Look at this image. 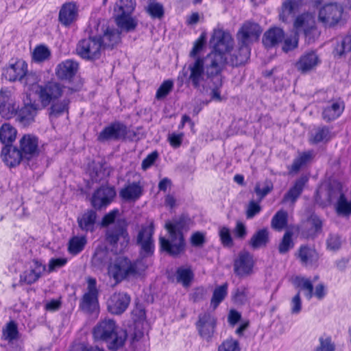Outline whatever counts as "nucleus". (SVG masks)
<instances>
[{
  "label": "nucleus",
  "instance_id": "54",
  "mask_svg": "<svg viewBox=\"0 0 351 351\" xmlns=\"http://www.w3.org/2000/svg\"><path fill=\"white\" fill-rule=\"evenodd\" d=\"M89 176L94 182H99L105 177V170L100 163H93L88 168Z\"/></svg>",
  "mask_w": 351,
  "mask_h": 351
},
{
  "label": "nucleus",
  "instance_id": "19",
  "mask_svg": "<svg viewBox=\"0 0 351 351\" xmlns=\"http://www.w3.org/2000/svg\"><path fill=\"white\" fill-rule=\"evenodd\" d=\"M27 70V64L22 60H18L13 64H10L3 69V75L5 78L10 82L22 81Z\"/></svg>",
  "mask_w": 351,
  "mask_h": 351
},
{
  "label": "nucleus",
  "instance_id": "22",
  "mask_svg": "<svg viewBox=\"0 0 351 351\" xmlns=\"http://www.w3.org/2000/svg\"><path fill=\"white\" fill-rule=\"evenodd\" d=\"M78 17V8L74 2L64 3L59 12L58 20L64 27L70 26Z\"/></svg>",
  "mask_w": 351,
  "mask_h": 351
},
{
  "label": "nucleus",
  "instance_id": "55",
  "mask_svg": "<svg viewBox=\"0 0 351 351\" xmlns=\"http://www.w3.org/2000/svg\"><path fill=\"white\" fill-rule=\"evenodd\" d=\"M145 10L152 19H160L165 14L163 5L158 2L153 1L149 3L145 8Z\"/></svg>",
  "mask_w": 351,
  "mask_h": 351
},
{
  "label": "nucleus",
  "instance_id": "57",
  "mask_svg": "<svg viewBox=\"0 0 351 351\" xmlns=\"http://www.w3.org/2000/svg\"><path fill=\"white\" fill-rule=\"evenodd\" d=\"M50 51L47 47L40 45L34 49L32 58L35 62H41L47 60L50 57Z\"/></svg>",
  "mask_w": 351,
  "mask_h": 351
},
{
  "label": "nucleus",
  "instance_id": "44",
  "mask_svg": "<svg viewBox=\"0 0 351 351\" xmlns=\"http://www.w3.org/2000/svg\"><path fill=\"white\" fill-rule=\"evenodd\" d=\"M344 195L343 186L340 182L333 180L329 183L327 190V196L328 200L330 202H333L335 201L337 202L338 199L341 198V196Z\"/></svg>",
  "mask_w": 351,
  "mask_h": 351
},
{
  "label": "nucleus",
  "instance_id": "48",
  "mask_svg": "<svg viewBox=\"0 0 351 351\" xmlns=\"http://www.w3.org/2000/svg\"><path fill=\"white\" fill-rule=\"evenodd\" d=\"M3 339L9 343H12L19 339V332L16 324L14 321H10L6 324L5 328L3 329Z\"/></svg>",
  "mask_w": 351,
  "mask_h": 351
},
{
  "label": "nucleus",
  "instance_id": "47",
  "mask_svg": "<svg viewBox=\"0 0 351 351\" xmlns=\"http://www.w3.org/2000/svg\"><path fill=\"white\" fill-rule=\"evenodd\" d=\"M293 284L296 287L305 291L304 295L307 300H310L313 298V285L308 278L297 276L293 280Z\"/></svg>",
  "mask_w": 351,
  "mask_h": 351
},
{
  "label": "nucleus",
  "instance_id": "60",
  "mask_svg": "<svg viewBox=\"0 0 351 351\" xmlns=\"http://www.w3.org/2000/svg\"><path fill=\"white\" fill-rule=\"evenodd\" d=\"M273 189V184L269 180L259 182L255 187V192L261 199L267 195Z\"/></svg>",
  "mask_w": 351,
  "mask_h": 351
},
{
  "label": "nucleus",
  "instance_id": "41",
  "mask_svg": "<svg viewBox=\"0 0 351 351\" xmlns=\"http://www.w3.org/2000/svg\"><path fill=\"white\" fill-rule=\"evenodd\" d=\"M115 22L117 26L127 32L135 29L137 21L131 15H115Z\"/></svg>",
  "mask_w": 351,
  "mask_h": 351
},
{
  "label": "nucleus",
  "instance_id": "6",
  "mask_svg": "<svg viewBox=\"0 0 351 351\" xmlns=\"http://www.w3.org/2000/svg\"><path fill=\"white\" fill-rule=\"evenodd\" d=\"M101 49V38L97 36H90L78 42L76 52L84 60H93L99 58Z\"/></svg>",
  "mask_w": 351,
  "mask_h": 351
},
{
  "label": "nucleus",
  "instance_id": "7",
  "mask_svg": "<svg viewBox=\"0 0 351 351\" xmlns=\"http://www.w3.org/2000/svg\"><path fill=\"white\" fill-rule=\"evenodd\" d=\"M212 51L226 56L234 47V40L228 32L215 29L210 40Z\"/></svg>",
  "mask_w": 351,
  "mask_h": 351
},
{
  "label": "nucleus",
  "instance_id": "16",
  "mask_svg": "<svg viewBox=\"0 0 351 351\" xmlns=\"http://www.w3.org/2000/svg\"><path fill=\"white\" fill-rule=\"evenodd\" d=\"M154 223L151 222L148 226H143L137 235V244L141 246L142 252L147 255L154 252Z\"/></svg>",
  "mask_w": 351,
  "mask_h": 351
},
{
  "label": "nucleus",
  "instance_id": "31",
  "mask_svg": "<svg viewBox=\"0 0 351 351\" xmlns=\"http://www.w3.org/2000/svg\"><path fill=\"white\" fill-rule=\"evenodd\" d=\"M319 63V60L314 51L302 55L296 63V67L302 73H306L313 69Z\"/></svg>",
  "mask_w": 351,
  "mask_h": 351
},
{
  "label": "nucleus",
  "instance_id": "59",
  "mask_svg": "<svg viewBox=\"0 0 351 351\" xmlns=\"http://www.w3.org/2000/svg\"><path fill=\"white\" fill-rule=\"evenodd\" d=\"M173 86V82L172 80H167L164 81L156 91V98L157 99L165 98L171 92Z\"/></svg>",
  "mask_w": 351,
  "mask_h": 351
},
{
  "label": "nucleus",
  "instance_id": "32",
  "mask_svg": "<svg viewBox=\"0 0 351 351\" xmlns=\"http://www.w3.org/2000/svg\"><path fill=\"white\" fill-rule=\"evenodd\" d=\"M307 176H302L298 179L293 186L289 189L287 193L284 195L282 202H291L294 204L297 199L300 196L303 191L304 185L308 182Z\"/></svg>",
  "mask_w": 351,
  "mask_h": 351
},
{
  "label": "nucleus",
  "instance_id": "1",
  "mask_svg": "<svg viewBox=\"0 0 351 351\" xmlns=\"http://www.w3.org/2000/svg\"><path fill=\"white\" fill-rule=\"evenodd\" d=\"M226 56L211 51L206 56L197 58L195 61L189 62L187 71L184 67L182 73L184 77H187L189 83L195 88H199L201 82L204 80V75L208 78L219 75L226 64Z\"/></svg>",
  "mask_w": 351,
  "mask_h": 351
},
{
  "label": "nucleus",
  "instance_id": "27",
  "mask_svg": "<svg viewBox=\"0 0 351 351\" xmlns=\"http://www.w3.org/2000/svg\"><path fill=\"white\" fill-rule=\"evenodd\" d=\"M38 110L39 106L36 102L25 103L23 107L18 110L16 114L17 115V119L24 125H29L34 121Z\"/></svg>",
  "mask_w": 351,
  "mask_h": 351
},
{
  "label": "nucleus",
  "instance_id": "35",
  "mask_svg": "<svg viewBox=\"0 0 351 351\" xmlns=\"http://www.w3.org/2000/svg\"><path fill=\"white\" fill-rule=\"evenodd\" d=\"M306 0H287L282 5L280 13V19L283 22H287L288 18L292 15L294 11Z\"/></svg>",
  "mask_w": 351,
  "mask_h": 351
},
{
  "label": "nucleus",
  "instance_id": "53",
  "mask_svg": "<svg viewBox=\"0 0 351 351\" xmlns=\"http://www.w3.org/2000/svg\"><path fill=\"white\" fill-rule=\"evenodd\" d=\"M287 211L283 210L278 211L271 219V227L276 230H282L287 224Z\"/></svg>",
  "mask_w": 351,
  "mask_h": 351
},
{
  "label": "nucleus",
  "instance_id": "18",
  "mask_svg": "<svg viewBox=\"0 0 351 351\" xmlns=\"http://www.w3.org/2000/svg\"><path fill=\"white\" fill-rule=\"evenodd\" d=\"M46 269L45 265L37 260H34L28 268L20 275V282L32 285L36 282Z\"/></svg>",
  "mask_w": 351,
  "mask_h": 351
},
{
  "label": "nucleus",
  "instance_id": "10",
  "mask_svg": "<svg viewBox=\"0 0 351 351\" xmlns=\"http://www.w3.org/2000/svg\"><path fill=\"white\" fill-rule=\"evenodd\" d=\"M38 88L36 92L43 108L60 97L63 92L62 86L54 82H48L44 86H38Z\"/></svg>",
  "mask_w": 351,
  "mask_h": 351
},
{
  "label": "nucleus",
  "instance_id": "62",
  "mask_svg": "<svg viewBox=\"0 0 351 351\" xmlns=\"http://www.w3.org/2000/svg\"><path fill=\"white\" fill-rule=\"evenodd\" d=\"M217 351H240L239 342L232 338L228 339L219 346Z\"/></svg>",
  "mask_w": 351,
  "mask_h": 351
},
{
  "label": "nucleus",
  "instance_id": "50",
  "mask_svg": "<svg viewBox=\"0 0 351 351\" xmlns=\"http://www.w3.org/2000/svg\"><path fill=\"white\" fill-rule=\"evenodd\" d=\"M206 44V36L205 33H202L199 37L193 43L192 49L189 53V57L195 61L197 58H203L199 54L203 51Z\"/></svg>",
  "mask_w": 351,
  "mask_h": 351
},
{
  "label": "nucleus",
  "instance_id": "30",
  "mask_svg": "<svg viewBox=\"0 0 351 351\" xmlns=\"http://www.w3.org/2000/svg\"><path fill=\"white\" fill-rule=\"evenodd\" d=\"M261 28L258 24L250 21L245 22L243 25V45H248L258 40Z\"/></svg>",
  "mask_w": 351,
  "mask_h": 351
},
{
  "label": "nucleus",
  "instance_id": "34",
  "mask_svg": "<svg viewBox=\"0 0 351 351\" xmlns=\"http://www.w3.org/2000/svg\"><path fill=\"white\" fill-rule=\"evenodd\" d=\"M331 138L332 134L330 128L327 126H319L311 131L309 141L311 144H318L326 143Z\"/></svg>",
  "mask_w": 351,
  "mask_h": 351
},
{
  "label": "nucleus",
  "instance_id": "9",
  "mask_svg": "<svg viewBox=\"0 0 351 351\" xmlns=\"http://www.w3.org/2000/svg\"><path fill=\"white\" fill-rule=\"evenodd\" d=\"M87 291L83 295L80 301V308L86 313L95 311L98 306L99 291L97 288V281L94 278H87Z\"/></svg>",
  "mask_w": 351,
  "mask_h": 351
},
{
  "label": "nucleus",
  "instance_id": "43",
  "mask_svg": "<svg viewBox=\"0 0 351 351\" xmlns=\"http://www.w3.org/2000/svg\"><path fill=\"white\" fill-rule=\"evenodd\" d=\"M351 51V34L342 38L337 42L333 50L335 57L341 58Z\"/></svg>",
  "mask_w": 351,
  "mask_h": 351
},
{
  "label": "nucleus",
  "instance_id": "13",
  "mask_svg": "<svg viewBox=\"0 0 351 351\" xmlns=\"http://www.w3.org/2000/svg\"><path fill=\"white\" fill-rule=\"evenodd\" d=\"M116 195L115 190L110 186H101L93 194L90 202L96 210H101L108 206Z\"/></svg>",
  "mask_w": 351,
  "mask_h": 351
},
{
  "label": "nucleus",
  "instance_id": "21",
  "mask_svg": "<svg viewBox=\"0 0 351 351\" xmlns=\"http://www.w3.org/2000/svg\"><path fill=\"white\" fill-rule=\"evenodd\" d=\"M295 33H303L306 37L310 36L315 29V22L312 14L306 13L299 15L294 21Z\"/></svg>",
  "mask_w": 351,
  "mask_h": 351
},
{
  "label": "nucleus",
  "instance_id": "61",
  "mask_svg": "<svg viewBox=\"0 0 351 351\" xmlns=\"http://www.w3.org/2000/svg\"><path fill=\"white\" fill-rule=\"evenodd\" d=\"M254 265L252 256L247 252H243V276L252 273Z\"/></svg>",
  "mask_w": 351,
  "mask_h": 351
},
{
  "label": "nucleus",
  "instance_id": "4",
  "mask_svg": "<svg viewBox=\"0 0 351 351\" xmlns=\"http://www.w3.org/2000/svg\"><path fill=\"white\" fill-rule=\"evenodd\" d=\"M93 337L95 341L107 343L110 350H117L125 344L128 335L125 330L121 328L112 319L100 320L93 328Z\"/></svg>",
  "mask_w": 351,
  "mask_h": 351
},
{
  "label": "nucleus",
  "instance_id": "15",
  "mask_svg": "<svg viewBox=\"0 0 351 351\" xmlns=\"http://www.w3.org/2000/svg\"><path fill=\"white\" fill-rule=\"evenodd\" d=\"M130 303V296L124 292H115L106 302L108 311L114 315H121L126 311Z\"/></svg>",
  "mask_w": 351,
  "mask_h": 351
},
{
  "label": "nucleus",
  "instance_id": "23",
  "mask_svg": "<svg viewBox=\"0 0 351 351\" xmlns=\"http://www.w3.org/2000/svg\"><path fill=\"white\" fill-rule=\"evenodd\" d=\"M322 220L317 215H311L301 228L300 234L306 239H313L322 232Z\"/></svg>",
  "mask_w": 351,
  "mask_h": 351
},
{
  "label": "nucleus",
  "instance_id": "17",
  "mask_svg": "<svg viewBox=\"0 0 351 351\" xmlns=\"http://www.w3.org/2000/svg\"><path fill=\"white\" fill-rule=\"evenodd\" d=\"M1 158L5 165L10 167H15L23 161L25 162L20 149L16 146L7 145L1 151Z\"/></svg>",
  "mask_w": 351,
  "mask_h": 351
},
{
  "label": "nucleus",
  "instance_id": "12",
  "mask_svg": "<svg viewBox=\"0 0 351 351\" xmlns=\"http://www.w3.org/2000/svg\"><path fill=\"white\" fill-rule=\"evenodd\" d=\"M128 133L127 127L125 124L114 121L105 127L97 136L100 142L108 141H119L125 138Z\"/></svg>",
  "mask_w": 351,
  "mask_h": 351
},
{
  "label": "nucleus",
  "instance_id": "29",
  "mask_svg": "<svg viewBox=\"0 0 351 351\" xmlns=\"http://www.w3.org/2000/svg\"><path fill=\"white\" fill-rule=\"evenodd\" d=\"M143 187L140 182L128 183L119 192L122 199L126 201H136L143 195Z\"/></svg>",
  "mask_w": 351,
  "mask_h": 351
},
{
  "label": "nucleus",
  "instance_id": "20",
  "mask_svg": "<svg viewBox=\"0 0 351 351\" xmlns=\"http://www.w3.org/2000/svg\"><path fill=\"white\" fill-rule=\"evenodd\" d=\"M216 326L215 318L209 313H204L199 315L196 326L201 337L209 339L214 333Z\"/></svg>",
  "mask_w": 351,
  "mask_h": 351
},
{
  "label": "nucleus",
  "instance_id": "51",
  "mask_svg": "<svg viewBox=\"0 0 351 351\" xmlns=\"http://www.w3.org/2000/svg\"><path fill=\"white\" fill-rule=\"evenodd\" d=\"M269 242V232L264 228L258 230L252 237L250 243L254 248H259L266 245Z\"/></svg>",
  "mask_w": 351,
  "mask_h": 351
},
{
  "label": "nucleus",
  "instance_id": "11",
  "mask_svg": "<svg viewBox=\"0 0 351 351\" xmlns=\"http://www.w3.org/2000/svg\"><path fill=\"white\" fill-rule=\"evenodd\" d=\"M19 149L25 160L28 162L30 160L37 157L40 150L38 147V138L33 134H24L19 141Z\"/></svg>",
  "mask_w": 351,
  "mask_h": 351
},
{
  "label": "nucleus",
  "instance_id": "36",
  "mask_svg": "<svg viewBox=\"0 0 351 351\" xmlns=\"http://www.w3.org/2000/svg\"><path fill=\"white\" fill-rule=\"evenodd\" d=\"M112 261L110 253L107 249L103 247L97 248L92 259L94 265L99 268L106 265L108 267L110 263Z\"/></svg>",
  "mask_w": 351,
  "mask_h": 351
},
{
  "label": "nucleus",
  "instance_id": "63",
  "mask_svg": "<svg viewBox=\"0 0 351 351\" xmlns=\"http://www.w3.org/2000/svg\"><path fill=\"white\" fill-rule=\"evenodd\" d=\"M284 43L282 45V51L287 53L298 47V36L295 33L294 35L287 36L283 38Z\"/></svg>",
  "mask_w": 351,
  "mask_h": 351
},
{
  "label": "nucleus",
  "instance_id": "49",
  "mask_svg": "<svg viewBox=\"0 0 351 351\" xmlns=\"http://www.w3.org/2000/svg\"><path fill=\"white\" fill-rule=\"evenodd\" d=\"M319 345L314 351H335L336 346L332 341L331 335L327 333H323L319 337Z\"/></svg>",
  "mask_w": 351,
  "mask_h": 351
},
{
  "label": "nucleus",
  "instance_id": "2",
  "mask_svg": "<svg viewBox=\"0 0 351 351\" xmlns=\"http://www.w3.org/2000/svg\"><path fill=\"white\" fill-rule=\"evenodd\" d=\"M147 268V265L142 258L132 261L128 257L119 256L110 263L107 274L116 284H119L141 277Z\"/></svg>",
  "mask_w": 351,
  "mask_h": 351
},
{
  "label": "nucleus",
  "instance_id": "42",
  "mask_svg": "<svg viewBox=\"0 0 351 351\" xmlns=\"http://www.w3.org/2000/svg\"><path fill=\"white\" fill-rule=\"evenodd\" d=\"M314 157L313 151L304 152L300 154L299 156L296 158L291 166L289 167L290 173H297L299 170L309 162Z\"/></svg>",
  "mask_w": 351,
  "mask_h": 351
},
{
  "label": "nucleus",
  "instance_id": "56",
  "mask_svg": "<svg viewBox=\"0 0 351 351\" xmlns=\"http://www.w3.org/2000/svg\"><path fill=\"white\" fill-rule=\"evenodd\" d=\"M335 209L338 215L348 216L351 214V200L348 201L346 197L341 196L335 204Z\"/></svg>",
  "mask_w": 351,
  "mask_h": 351
},
{
  "label": "nucleus",
  "instance_id": "14",
  "mask_svg": "<svg viewBox=\"0 0 351 351\" xmlns=\"http://www.w3.org/2000/svg\"><path fill=\"white\" fill-rule=\"evenodd\" d=\"M19 110V105L12 93L7 90L0 91V114L9 119L15 116Z\"/></svg>",
  "mask_w": 351,
  "mask_h": 351
},
{
  "label": "nucleus",
  "instance_id": "5",
  "mask_svg": "<svg viewBox=\"0 0 351 351\" xmlns=\"http://www.w3.org/2000/svg\"><path fill=\"white\" fill-rule=\"evenodd\" d=\"M106 240L112 247H118L123 250L129 242L130 236L128 232V223L125 219H119L115 225L108 228L106 232Z\"/></svg>",
  "mask_w": 351,
  "mask_h": 351
},
{
  "label": "nucleus",
  "instance_id": "39",
  "mask_svg": "<svg viewBox=\"0 0 351 351\" xmlns=\"http://www.w3.org/2000/svg\"><path fill=\"white\" fill-rule=\"evenodd\" d=\"M101 40L102 47H113L121 40L120 32L115 29L108 28L102 37L99 36Z\"/></svg>",
  "mask_w": 351,
  "mask_h": 351
},
{
  "label": "nucleus",
  "instance_id": "37",
  "mask_svg": "<svg viewBox=\"0 0 351 351\" xmlns=\"http://www.w3.org/2000/svg\"><path fill=\"white\" fill-rule=\"evenodd\" d=\"M17 131L10 123H3L0 127V142L6 146L12 145L16 137Z\"/></svg>",
  "mask_w": 351,
  "mask_h": 351
},
{
  "label": "nucleus",
  "instance_id": "8",
  "mask_svg": "<svg viewBox=\"0 0 351 351\" xmlns=\"http://www.w3.org/2000/svg\"><path fill=\"white\" fill-rule=\"evenodd\" d=\"M343 9L335 3L323 5L319 10L318 21L326 27L336 25L341 19Z\"/></svg>",
  "mask_w": 351,
  "mask_h": 351
},
{
  "label": "nucleus",
  "instance_id": "3",
  "mask_svg": "<svg viewBox=\"0 0 351 351\" xmlns=\"http://www.w3.org/2000/svg\"><path fill=\"white\" fill-rule=\"evenodd\" d=\"M186 224V219L184 216L175 218L165 223V228L169 234V238L160 237V250L169 255L176 256L184 252L185 241L182 230Z\"/></svg>",
  "mask_w": 351,
  "mask_h": 351
},
{
  "label": "nucleus",
  "instance_id": "26",
  "mask_svg": "<svg viewBox=\"0 0 351 351\" xmlns=\"http://www.w3.org/2000/svg\"><path fill=\"white\" fill-rule=\"evenodd\" d=\"M97 215L96 211L88 209L77 218V222L80 229L85 232H93L95 229Z\"/></svg>",
  "mask_w": 351,
  "mask_h": 351
},
{
  "label": "nucleus",
  "instance_id": "52",
  "mask_svg": "<svg viewBox=\"0 0 351 351\" xmlns=\"http://www.w3.org/2000/svg\"><path fill=\"white\" fill-rule=\"evenodd\" d=\"M69 100L64 99L60 102L54 103L50 107L49 116L51 118H58L64 112H68Z\"/></svg>",
  "mask_w": 351,
  "mask_h": 351
},
{
  "label": "nucleus",
  "instance_id": "64",
  "mask_svg": "<svg viewBox=\"0 0 351 351\" xmlns=\"http://www.w3.org/2000/svg\"><path fill=\"white\" fill-rule=\"evenodd\" d=\"M341 243V237L338 234H330L326 241L327 248L332 251L338 250Z\"/></svg>",
  "mask_w": 351,
  "mask_h": 351
},
{
  "label": "nucleus",
  "instance_id": "58",
  "mask_svg": "<svg viewBox=\"0 0 351 351\" xmlns=\"http://www.w3.org/2000/svg\"><path fill=\"white\" fill-rule=\"evenodd\" d=\"M293 233L291 231H287L279 244L278 250L280 254L287 253L290 249L293 247V242L292 241Z\"/></svg>",
  "mask_w": 351,
  "mask_h": 351
},
{
  "label": "nucleus",
  "instance_id": "33",
  "mask_svg": "<svg viewBox=\"0 0 351 351\" xmlns=\"http://www.w3.org/2000/svg\"><path fill=\"white\" fill-rule=\"evenodd\" d=\"M285 38L284 31L279 27H271L263 36V43L266 47H272L281 43Z\"/></svg>",
  "mask_w": 351,
  "mask_h": 351
},
{
  "label": "nucleus",
  "instance_id": "24",
  "mask_svg": "<svg viewBox=\"0 0 351 351\" xmlns=\"http://www.w3.org/2000/svg\"><path fill=\"white\" fill-rule=\"evenodd\" d=\"M79 68L77 62L69 59L59 63L56 68V76L60 80H70L77 73Z\"/></svg>",
  "mask_w": 351,
  "mask_h": 351
},
{
  "label": "nucleus",
  "instance_id": "25",
  "mask_svg": "<svg viewBox=\"0 0 351 351\" xmlns=\"http://www.w3.org/2000/svg\"><path fill=\"white\" fill-rule=\"evenodd\" d=\"M295 256L304 267L313 266L319 259V254L315 249L306 245H302L299 247Z\"/></svg>",
  "mask_w": 351,
  "mask_h": 351
},
{
  "label": "nucleus",
  "instance_id": "45",
  "mask_svg": "<svg viewBox=\"0 0 351 351\" xmlns=\"http://www.w3.org/2000/svg\"><path fill=\"white\" fill-rule=\"evenodd\" d=\"M177 282L181 283L183 287H189L193 278L194 274L191 267H178L176 272Z\"/></svg>",
  "mask_w": 351,
  "mask_h": 351
},
{
  "label": "nucleus",
  "instance_id": "46",
  "mask_svg": "<svg viewBox=\"0 0 351 351\" xmlns=\"http://www.w3.org/2000/svg\"><path fill=\"white\" fill-rule=\"evenodd\" d=\"M86 242V238L84 236L71 237L68 243L69 252L72 255L78 254L84 250Z\"/></svg>",
  "mask_w": 351,
  "mask_h": 351
},
{
  "label": "nucleus",
  "instance_id": "38",
  "mask_svg": "<svg viewBox=\"0 0 351 351\" xmlns=\"http://www.w3.org/2000/svg\"><path fill=\"white\" fill-rule=\"evenodd\" d=\"M228 285L225 282L221 285L217 286L213 292L210 299V307L215 310L219 305L225 300L228 295Z\"/></svg>",
  "mask_w": 351,
  "mask_h": 351
},
{
  "label": "nucleus",
  "instance_id": "40",
  "mask_svg": "<svg viewBox=\"0 0 351 351\" xmlns=\"http://www.w3.org/2000/svg\"><path fill=\"white\" fill-rule=\"evenodd\" d=\"M134 0H119L114 7V16L115 15H131L135 8Z\"/></svg>",
  "mask_w": 351,
  "mask_h": 351
},
{
  "label": "nucleus",
  "instance_id": "28",
  "mask_svg": "<svg viewBox=\"0 0 351 351\" xmlns=\"http://www.w3.org/2000/svg\"><path fill=\"white\" fill-rule=\"evenodd\" d=\"M345 108L343 101L332 100L328 101L324 107L322 118L327 122L337 119L343 112Z\"/></svg>",
  "mask_w": 351,
  "mask_h": 351
}]
</instances>
